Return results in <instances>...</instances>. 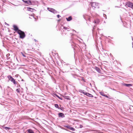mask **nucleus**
Segmentation results:
<instances>
[{
  "mask_svg": "<svg viewBox=\"0 0 133 133\" xmlns=\"http://www.w3.org/2000/svg\"><path fill=\"white\" fill-rule=\"evenodd\" d=\"M55 107L56 108H58V105L57 104H55Z\"/></svg>",
  "mask_w": 133,
  "mask_h": 133,
  "instance_id": "obj_23",
  "label": "nucleus"
},
{
  "mask_svg": "<svg viewBox=\"0 0 133 133\" xmlns=\"http://www.w3.org/2000/svg\"><path fill=\"white\" fill-rule=\"evenodd\" d=\"M95 69L99 73H100L101 72V70L98 67H95Z\"/></svg>",
  "mask_w": 133,
  "mask_h": 133,
  "instance_id": "obj_9",
  "label": "nucleus"
},
{
  "mask_svg": "<svg viewBox=\"0 0 133 133\" xmlns=\"http://www.w3.org/2000/svg\"><path fill=\"white\" fill-rule=\"evenodd\" d=\"M70 129L72 131H74L75 130V129L71 127L70 128Z\"/></svg>",
  "mask_w": 133,
  "mask_h": 133,
  "instance_id": "obj_24",
  "label": "nucleus"
},
{
  "mask_svg": "<svg viewBox=\"0 0 133 133\" xmlns=\"http://www.w3.org/2000/svg\"><path fill=\"white\" fill-rule=\"evenodd\" d=\"M63 29L65 30H67L68 31H69L70 30L69 28H68L64 26Z\"/></svg>",
  "mask_w": 133,
  "mask_h": 133,
  "instance_id": "obj_17",
  "label": "nucleus"
},
{
  "mask_svg": "<svg viewBox=\"0 0 133 133\" xmlns=\"http://www.w3.org/2000/svg\"><path fill=\"white\" fill-rule=\"evenodd\" d=\"M89 21H90V18H89Z\"/></svg>",
  "mask_w": 133,
  "mask_h": 133,
  "instance_id": "obj_35",
  "label": "nucleus"
},
{
  "mask_svg": "<svg viewBox=\"0 0 133 133\" xmlns=\"http://www.w3.org/2000/svg\"><path fill=\"white\" fill-rule=\"evenodd\" d=\"M5 24L6 25V24H7L6 22H5Z\"/></svg>",
  "mask_w": 133,
  "mask_h": 133,
  "instance_id": "obj_30",
  "label": "nucleus"
},
{
  "mask_svg": "<svg viewBox=\"0 0 133 133\" xmlns=\"http://www.w3.org/2000/svg\"><path fill=\"white\" fill-rule=\"evenodd\" d=\"M58 116L59 117H62L64 116V114L63 113H60L58 114Z\"/></svg>",
  "mask_w": 133,
  "mask_h": 133,
  "instance_id": "obj_16",
  "label": "nucleus"
},
{
  "mask_svg": "<svg viewBox=\"0 0 133 133\" xmlns=\"http://www.w3.org/2000/svg\"><path fill=\"white\" fill-rule=\"evenodd\" d=\"M124 85L127 87H130L132 86V85L130 84H124Z\"/></svg>",
  "mask_w": 133,
  "mask_h": 133,
  "instance_id": "obj_14",
  "label": "nucleus"
},
{
  "mask_svg": "<svg viewBox=\"0 0 133 133\" xmlns=\"http://www.w3.org/2000/svg\"><path fill=\"white\" fill-rule=\"evenodd\" d=\"M91 6L94 9L99 8V4L98 3L92 2L91 3Z\"/></svg>",
  "mask_w": 133,
  "mask_h": 133,
  "instance_id": "obj_2",
  "label": "nucleus"
},
{
  "mask_svg": "<svg viewBox=\"0 0 133 133\" xmlns=\"http://www.w3.org/2000/svg\"><path fill=\"white\" fill-rule=\"evenodd\" d=\"M13 27H14V30L15 31H18V30H18V28L17 27L16 25H14L13 26Z\"/></svg>",
  "mask_w": 133,
  "mask_h": 133,
  "instance_id": "obj_8",
  "label": "nucleus"
},
{
  "mask_svg": "<svg viewBox=\"0 0 133 133\" xmlns=\"http://www.w3.org/2000/svg\"><path fill=\"white\" fill-rule=\"evenodd\" d=\"M126 4L128 7L133 9V3L130 2H128L126 3Z\"/></svg>",
  "mask_w": 133,
  "mask_h": 133,
  "instance_id": "obj_3",
  "label": "nucleus"
},
{
  "mask_svg": "<svg viewBox=\"0 0 133 133\" xmlns=\"http://www.w3.org/2000/svg\"><path fill=\"white\" fill-rule=\"evenodd\" d=\"M27 10L28 11H30L32 12H34L36 11L35 9L32 8H27Z\"/></svg>",
  "mask_w": 133,
  "mask_h": 133,
  "instance_id": "obj_6",
  "label": "nucleus"
},
{
  "mask_svg": "<svg viewBox=\"0 0 133 133\" xmlns=\"http://www.w3.org/2000/svg\"><path fill=\"white\" fill-rule=\"evenodd\" d=\"M100 22V21L98 19H97L95 20L94 22L96 24H98Z\"/></svg>",
  "mask_w": 133,
  "mask_h": 133,
  "instance_id": "obj_7",
  "label": "nucleus"
},
{
  "mask_svg": "<svg viewBox=\"0 0 133 133\" xmlns=\"http://www.w3.org/2000/svg\"><path fill=\"white\" fill-rule=\"evenodd\" d=\"M47 9L50 11L51 12L54 14H56L57 12V11L56 10L53 9L48 8H47Z\"/></svg>",
  "mask_w": 133,
  "mask_h": 133,
  "instance_id": "obj_4",
  "label": "nucleus"
},
{
  "mask_svg": "<svg viewBox=\"0 0 133 133\" xmlns=\"http://www.w3.org/2000/svg\"><path fill=\"white\" fill-rule=\"evenodd\" d=\"M10 81L12 82H13L14 84H16V82L15 81V79L13 78Z\"/></svg>",
  "mask_w": 133,
  "mask_h": 133,
  "instance_id": "obj_12",
  "label": "nucleus"
},
{
  "mask_svg": "<svg viewBox=\"0 0 133 133\" xmlns=\"http://www.w3.org/2000/svg\"><path fill=\"white\" fill-rule=\"evenodd\" d=\"M17 92L19 93L20 91V89H17L16 90Z\"/></svg>",
  "mask_w": 133,
  "mask_h": 133,
  "instance_id": "obj_22",
  "label": "nucleus"
},
{
  "mask_svg": "<svg viewBox=\"0 0 133 133\" xmlns=\"http://www.w3.org/2000/svg\"><path fill=\"white\" fill-rule=\"evenodd\" d=\"M4 128L6 130H9L10 129V128L7 127H4Z\"/></svg>",
  "mask_w": 133,
  "mask_h": 133,
  "instance_id": "obj_21",
  "label": "nucleus"
},
{
  "mask_svg": "<svg viewBox=\"0 0 133 133\" xmlns=\"http://www.w3.org/2000/svg\"><path fill=\"white\" fill-rule=\"evenodd\" d=\"M19 35L21 38H23L25 37V35L24 32L19 30L17 31Z\"/></svg>",
  "mask_w": 133,
  "mask_h": 133,
  "instance_id": "obj_1",
  "label": "nucleus"
},
{
  "mask_svg": "<svg viewBox=\"0 0 133 133\" xmlns=\"http://www.w3.org/2000/svg\"><path fill=\"white\" fill-rule=\"evenodd\" d=\"M22 1L26 3V4L29 5H31L32 4V3H34V1H32L31 2V1L30 0H28L27 1H25L24 0H22Z\"/></svg>",
  "mask_w": 133,
  "mask_h": 133,
  "instance_id": "obj_5",
  "label": "nucleus"
},
{
  "mask_svg": "<svg viewBox=\"0 0 133 133\" xmlns=\"http://www.w3.org/2000/svg\"><path fill=\"white\" fill-rule=\"evenodd\" d=\"M21 53L22 54V55L23 56V57H26V56L25 55H24V54H23V53L21 52Z\"/></svg>",
  "mask_w": 133,
  "mask_h": 133,
  "instance_id": "obj_25",
  "label": "nucleus"
},
{
  "mask_svg": "<svg viewBox=\"0 0 133 133\" xmlns=\"http://www.w3.org/2000/svg\"><path fill=\"white\" fill-rule=\"evenodd\" d=\"M101 95H102L103 96H105L104 94L102 92H100ZM106 96V97H107V96Z\"/></svg>",
  "mask_w": 133,
  "mask_h": 133,
  "instance_id": "obj_19",
  "label": "nucleus"
},
{
  "mask_svg": "<svg viewBox=\"0 0 133 133\" xmlns=\"http://www.w3.org/2000/svg\"><path fill=\"white\" fill-rule=\"evenodd\" d=\"M34 41H35V42H36L37 41V40L35 39H34Z\"/></svg>",
  "mask_w": 133,
  "mask_h": 133,
  "instance_id": "obj_31",
  "label": "nucleus"
},
{
  "mask_svg": "<svg viewBox=\"0 0 133 133\" xmlns=\"http://www.w3.org/2000/svg\"><path fill=\"white\" fill-rule=\"evenodd\" d=\"M31 17H33L34 18V16H32V15H31Z\"/></svg>",
  "mask_w": 133,
  "mask_h": 133,
  "instance_id": "obj_32",
  "label": "nucleus"
},
{
  "mask_svg": "<svg viewBox=\"0 0 133 133\" xmlns=\"http://www.w3.org/2000/svg\"><path fill=\"white\" fill-rule=\"evenodd\" d=\"M87 96L90 97H93V96L91 94H90L88 93L87 94Z\"/></svg>",
  "mask_w": 133,
  "mask_h": 133,
  "instance_id": "obj_15",
  "label": "nucleus"
},
{
  "mask_svg": "<svg viewBox=\"0 0 133 133\" xmlns=\"http://www.w3.org/2000/svg\"><path fill=\"white\" fill-rule=\"evenodd\" d=\"M73 31H75H75L74 30H73Z\"/></svg>",
  "mask_w": 133,
  "mask_h": 133,
  "instance_id": "obj_34",
  "label": "nucleus"
},
{
  "mask_svg": "<svg viewBox=\"0 0 133 133\" xmlns=\"http://www.w3.org/2000/svg\"><path fill=\"white\" fill-rule=\"evenodd\" d=\"M80 92L81 93H82L83 94H84L85 95H87V94L88 93L87 92H85L84 91V90H81L80 91Z\"/></svg>",
  "mask_w": 133,
  "mask_h": 133,
  "instance_id": "obj_11",
  "label": "nucleus"
},
{
  "mask_svg": "<svg viewBox=\"0 0 133 133\" xmlns=\"http://www.w3.org/2000/svg\"><path fill=\"white\" fill-rule=\"evenodd\" d=\"M64 98L68 99H69V97L68 96H64Z\"/></svg>",
  "mask_w": 133,
  "mask_h": 133,
  "instance_id": "obj_20",
  "label": "nucleus"
},
{
  "mask_svg": "<svg viewBox=\"0 0 133 133\" xmlns=\"http://www.w3.org/2000/svg\"><path fill=\"white\" fill-rule=\"evenodd\" d=\"M66 19L67 21H70L72 19V17L71 16H69L68 18H66Z\"/></svg>",
  "mask_w": 133,
  "mask_h": 133,
  "instance_id": "obj_13",
  "label": "nucleus"
},
{
  "mask_svg": "<svg viewBox=\"0 0 133 133\" xmlns=\"http://www.w3.org/2000/svg\"><path fill=\"white\" fill-rule=\"evenodd\" d=\"M79 127L80 128H82L83 127V126L81 125H80Z\"/></svg>",
  "mask_w": 133,
  "mask_h": 133,
  "instance_id": "obj_27",
  "label": "nucleus"
},
{
  "mask_svg": "<svg viewBox=\"0 0 133 133\" xmlns=\"http://www.w3.org/2000/svg\"><path fill=\"white\" fill-rule=\"evenodd\" d=\"M57 97L58 98H59V99H61L59 96H57Z\"/></svg>",
  "mask_w": 133,
  "mask_h": 133,
  "instance_id": "obj_29",
  "label": "nucleus"
},
{
  "mask_svg": "<svg viewBox=\"0 0 133 133\" xmlns=\"http://www.w3.org/2000/svg\"><path fill=\"white\" fill-rule=\"evenodd\" d=\"M27 131L29 133H34L33 131L31 129H29L27 130Z\"/></svg>",
  "mask_w": 133,
  "mask_h": 133,
  "instance_id": "obj_10",
  "label": "nucleus"
},
{
  "mask_svg": "<svg viewBox=\"0 0 133 133\" xmlns=\"http://www.w3.org/2000/svg\"><path fill=\"white\" fill-rule=\"evenodd\" d=\"M29 18H31V17H29Z\"/></svg>",
  "mask_w": 133,
  "mask_h": 133,
  "instance_id": "obj_36",
  "label": "nucleus"
},
{
  "mask_svg": "<svg viewBox=\"0 0 133 133\" xmlns=\"http://www.w3.org/2000/svg\"><path fill=\"white\" fill-rule=\"evenodd\" d=\"M104 17H105V18L106 19L107 18V17H106V15H104Z\"/></svg>",
  "mask_w": 133,
  "mask_h": 133,
  "instance_id": "obj_28",
  "label": "nucleus"
},
{
  "mask_svg": "<svg viewBox=\"0 0 133 133\" xmlns=\"http://www.w3.org/2000/svg\"><path fill=\"white\" fill-rule=\"evenodd\" d=\"M6 25H7V26H9V24H6Z\"/></svg>",
  "mask_w": 133,
  "mask_h": 133,
  "instance_id": "obj_33",
  "label": "nucleus"
},
{
  "mask_svg": "<svg viewBox=\"0 0 133 133\" xmlns=\"http://www.w3.org/2000/svg\"><path fill=\"white\" fill-rule=\"evenodd\" d=\"M57 17L58 18H59L61 17V16L60 15H57Z\"/></svg>",
  "mask_w": 133,
  "mask_h": 133,
  "instance_id": "obj_26",
  "label": "nucleus"
},
{
  "mask_svg": "<svg viewBox=\"0 0 133 133\" xmlns=\"http://www.w3.org/2000/svg\"><path fill=\"white\" fill-rule=\"evenodd\" d=\"M8 77L9 79V80L10 81L11 80V79L13 78L10 75L8 76Z\"/></svg>",
  "mask_w": 133,
  "mask_h": 133,
  "instance_id": "obj_18",
  "label": "nucleus"
}]
</instances>
